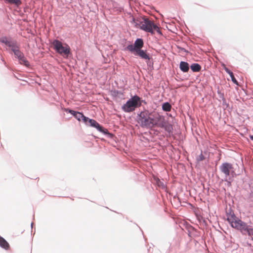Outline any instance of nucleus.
Here are the masks:
<instances>
[{
    "instance_id": "9",
    "label": "nucleus",
    "mask_w": 253,
    "mask_h": 253,
    "mask_svg": "<svg viewBox=\"0 0 253 253\" xmlns=\"http://www.w3.org/2000/svg\"><path fill=\"white\" fill-rule=\"evenodd\" d=\"M68 111V112L73 115L78 120L81 121V120L83 121L85 123V124H87V118L84 116L82 113L76 112L72 110H68L67 109L66 111Z\"/></svg>"
},
{
    "instance_id": "10",
    "label": "nucleus",
    "mask_w": 253,
    "mask_h": 253,
    "mask_svg": "<svg viewBox=\"0 0 253 253\" xmlns=\"http://www.w3.org/2000/svg\"><path fill=\"white\" fill-rule=\"evenodd\" d=\"M0 42L4 43L6 45L11 48L12 50L17 45L16 42L11 41L6 37H2L0 38Z\"/></svg>"
},
{
    "instance_id": "18",
    "label": "nucleus",
    "mask_w": 253,
    "mask_h": 253,
    "mask_svg": "<svg viewBox=\"0 0 253 253\" xmlns=\"http://www.w3.org/2000/svg\"><path fill=\"white\" fill-rule=\"evenodd\" d=\"M171 105L168 102L164 103L162 105V109L165 111H167V112L170 111L171 110Z\"/></svg>"
},
{
    "instance_id": "12",
    "label": "nucleus",
    "mask_w": 253,
    "mask_h": 253,
    "mask_svg": "<svg viewBox=\"0 0 253 253\" xmlns=\"http://www.w3.org/2000/svg\"><path fill=\"white\" fill-rule=\"evenodd\" d=\"M87 124L92 127L96 128L100 132H104L103 127L101 126L95 120L87 118Z\"/></svg>"
},
{
    "instance_id": "1",
    "label": "nucleus",
    "mask_w": 253,
    "mask_h": 253,
    "mask_svg": "<svg viewBox=\"0 0 253 253\" xmlns=\"http://www.w3.org/2000/svg\"><path fill=\"white\" fill-rule=\"evenodd\" d=\"M161 116L158 113L148 111L141 112L139 115L138 123L142 127L152 128L158 126Z\"/></svg>"
},
{
    "instance_id": "2",
    "label": "nucleus",
    "mask_w": 253,
    "mask_h": 253,
    "mask_svg": "<svg viewBox=\"0 0 253 253\" xmlns=\"http://www.w3.org/2000/svg\"><path fill=\"white\" fill-rule=\"evenodd\" d=\"M132 22L136 26H139L140 28L147 32L150 33L151 34H154L155 31L157 32L160 34H162L159 27L152 21L148 19H143L141 21H139L134 18L132 19Z\"/></svg>"
},
{
    "instance_id": "25",
    "label": "nucleus",
    "mask_w": 253,
    "mask_h": 253,
    "mask_svg": "<svg viewBox=\"0 0 253 253\" xmlns=\"http://www.w3.org/2000/svg\"><path fill=\"white\" fill-rule=\"evenodd\" d=\"M250 138L253 140V135H250Z\"/></svg>"
},
{
    "instance_id": "26",
    "label": "nucleus",
    "mask_w": 253,
    "mask_h": 253,
    "mask_svg": "<svg viewBox=\"0 0 253 253\" xmlns=\"http://www.w3.org/2000/svg\"><path fill=\"white\" fill-rule=\"evenodd\" d=\"M4 0L6 1H7L8 2H9L10 0Z\"/></svg>"
},
{
    "instance_id": "7",
    "label": "nucleus",
    "mask_w": 253,
    "mask_h": 253,
    "mask_svg": "<svg viewBox=\"0 0 253 253\" xmlns=\"http://www.w3.org/2000/svg\"><path fill=\"white\" fill-rule=\"evenodd\" d=\"M12 50L14 52L16 57L19 59L20 64H23L27 67L30 66L29 62L24 57L23 53L19 50V46L18 44Z\"/></svg>"
},
{
    "instance_id": "17",
    "label": "nucleus",
    "mask_w": 253,
    "mask_h": 253,
    "mask_svg": "<svg viewBox=\"0 0 253 253\" xmlns=\"http://www.w3.org/2000/svg\"><path fill=\"white\" fill-rule=\"evenodd\" d=\"M191 69L193 72H199L201 69V66L197 63H194L191 65Z\"/></svg>"
},
{
    "instance_id": "8",
    "label": "nucleus",
    "mask_w": 253,
    "mask_h": 253,
    "mask_svg": "<svg viewBox=\"0 0 253 253\" xmlns=\"http://www.w3.org/2000/svg\"><path fill=\"white\" fill-rule=\"evenodd\" d=\"M157 127L164 128L166 131L170 132L172 129V126L167 122L163 116H161Z\"/></svg>"
},
{
    "instance_id": "24",
    "label": "nucleus",
    "mask_w": 253,
    "mask_h": 253,
    "mask_svg": "<svg viewBox=\"0 0 253 253\" xmlns=\"http://www.w3.org/2000/svg\"><path fill=\"white\" fill-rule=\"evenodd\" d=\"M248 234L249 236H251V235L253 236V228L249 229V230L248 232Z\"/></svg>"
},
{
    "instance_id": "20",
    "label": "nucleus",
    "mask_w": 253,
    "mask_h": 253,
    "mask_svg": "<svg viewBox=\"0 0 253 253\" xmlns=\"http://www.w3.org/2000/svg\"><path fill=\"white\" fill-rule=\"evenodd\" d=\"M9 3L10 4H14L18 6L21 4V2L20 0H10Z\"/></svg>"
},
{
    "instance_id": "11",
    "label": "nucleus",
    "mask_w": 253,
    "mask_h": 253,
    "mask_svg": "<svg viewBox=\"0 0 253 253\" xmlns=\"http://www.w3.org/2000/svg\"><path fill=\"white\" fill-rule=\"evenodd\" d=\"M0 42L4 43L6 45L11 48L12 50L17 45L16 42L11 41L6 37H2L0 38Z\"/></svg>"
},
{
    "instance_id": "3",
    "label": "nucleus",
    "mask_w": 253,
    "mask_h": 253,
    "mask_svg": "<svg viewBox=\"0 0 253 253\" xmlns=\"http://www.w3.org/2000/svg\"><path fill=\"white\" fill-rule=\"evenodd\" d=\"M220 169L225 175V181L230 184L236 175L232 165L228 163H223L220 167Z\"/></svg>"
},
{
    "instance_id": "23",
    "label": "nucleus",
    "mask_w": 253,
    "mask_h": 253,
    "mask_svg": "<svg viewBox=\"0 0 253 253\" xmlns=\"http://www.w3.org/2000/svg\"><path fill=\"white\" fill-rule=\"evenodd\" d=\"M223 67V68L225 70V71L226 72V73H227L229 75H231L232 74H233V73L230 70H229L225 66V64H223L222 65Z\"/></svg>"
},
{
    "instance_id": "21",
    "label": "nucleus",
    "mask_w": 253,
    "mask_h": 253,
    "mask_svg": "<svg viewBox=\"0 0 253 253\" xmlns=\"http://www.w3.org/2000/svg\"><path fill=\"white\" fill-rule=\"evenodd\" d=\"M231 78V80H232V81L236 84L237 85H238V83L237 82V81L236 80V79H235L234 75H233V73L231 75H230Z\"/></svg>"
},
{
    "instance_id": "14",
    "label": "nucleus",
    "mask_w": 253,
    "mask_h": 253,
    "mask_svg": "<svg viewBox=\"0 0 253 253\" xmlns=\"http://www.w3.org/2000/svg\"><path fill=\"white\" fill-rule=\"evenodd\" d=\"M179 67L180 70L183 72H187L189 69L188 63L184 61H181L180 63Z\"/></svg>"
},
{
    "instance_id": "16",
    "label": "nucleus",
    "mask_w": 253,
    "mask_h": 253,
    "mask_svg": "<svg viewBox=\"0 0 253 253\" xmlns=\"http://www.w3.org/2000/svg\"><path fill=\"white\" fill-rule=\"evenodd\" d=\"M0 246L6 250L9 248V244L2 237H0Z\"/></svg>"
},
{
    "instance_id": "6",
    "label": "nucleus",
    "mask_w": 253,
    "mask_h": 253,
    "mask_svg": "<svg viewBox=\"0 0 253 253\" xmlns=\"http://www.w3.org/2000/svg\"><path fill=\"white\" fill-rule=\"evenodd\" d=\"M52 44L53 48L57 52L66 57H68L70 53V48L68 45L63 46L62 42L57 40H54Z\"/></svg>"
},
{
    "instance_id": "4",
    "label": "nucleus",
    "mask_w": 253,
    "mask_h": 253,
    "mask_svg": "<svg viewBox=\"0 0 253 253\" xmlns=\"http://www.w3.org/2000/svg\"><path fill=\"white\" fill-rule=\"evenodd\" d=\"M227 220L232 227L240 230L242 232L248 233L249 228L246 223L232 215L228 217Z\"/></svg>"
},
{
    "instance_id": "22",
    "label": "nucleus",
    "mask_w": 253,
    "mask_h": 253,
    "mask_svg": "<svg viewBox=\"0 0 253 253\" xmlns=\"http://www.w3.org/2000/svg\"><path fill=\"white\" fill-rule=\"evenodd\" d=\"M223 67V68L225 70V71L226 72V73H227L229 75H231L232 74H233V73L230 70H229L225 66V64H223L222 65Z\"/></svg>"
},
{
    "instance_id": "19",
    "label": "nucleus",
    "mask_w": 253,
    "mask_h": 253,
    "mask_svg": "<svg viewBox=\"0 0 253 253\" xmlns=\"http://www.w3.org/2000/svg\"><path fill=\"white\" fill-rule=\"evenodd\" d=\"M126 49L131 52H134L135 51V53L136 52V48L134 46V45H133L132 44H130V45H128Z\"/></svg>"
},
{
    "instance_id": "5",
    "label": "nucleus",
    "mask_w": 253,
    "mask_h": 253,
    "mask_svg": "<svg viewBox=\"0 0 253 253\" xmlns=\"http://www.w3.org/2000/svg\"><path fill=\"white\" fill-rule=\"evenodd\" d=\"M140 98L139 96L135 95L128 100L123 107V110L126 112H131L135 110V108L140 105L139 104Z\"/></svg>"
},
{
    "instance_id": "15",
    "label": "nucleus",
    "mask_w": 253,
    "mask_h": 253,
    "mask_svg": "<svg viewBox=\"0 0 253 253\" xmlns=\"http://www.w3.org/2000/svg\"><path fill=\"white\" fill-rule=\"evenodd\" d=\"M143 46V41L141 39H137L134 42V46L136 50L141 49Z\"/></svg>"
},
{
    "instance_id": "13",
    "label": "nucleus",
    "mask_w": 253,
    "mask_h": 253,
    "mask_svg": "<svg viewBox=\"0 0 253 253\" xmlns=\"http://www.w3.org/2000/svg\"><path fill=\"white\" fill-rule=\"evenodd\" d=\"M135 54L140 56L141 58L144 59L149 60L150 59L149 55L146 53V52L141 49L136 50V52L135 53Z\"/></svg>"
}]
</instances>
